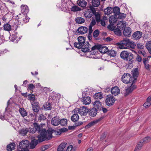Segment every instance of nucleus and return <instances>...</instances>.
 Wrapping results in <instances>:
<instances>
[{
	"label": "nucleus",
	"instance_id": "2eb2a0df",
	"mask_svg": "<svg viewBox=\"0 0 151 151\" xmlns=\"http://www.w3.org/2000/svg\"><path fill=\"white\" fill-rule=\"evenodd\" d=\"M60 120L59 117L55 116L52 118L51 123L53 126H57L59 124Z\"/></svg>",
	"mask_w": 151,
	"mask_h": 151
},
{
	"label": "nucleus",
	"instance_id": "7ed1b4c3",
	"mask_svg": "<svg viewBox=\"0 0 151 151\" xmlns=\"http://www.w3.org/2000/svg\"><path fill=\"white\" fill-rule=\"evenodd\" d=\"M120 57L124 60L129 61V64H132L134 61L132 60L133 58V55L131 52H128L127 51H123L120 53Z\"/></svg>",
	"mask_w": 151,
	"mask_h": 151
},
{
	"label": "nucleus",
	"instance_id": "09e8293b",
	"mask_svg": "<svg viewBox=\"0 0 151 151\" xmlns=\"http://www.w3.org/2000/svg\"><path fill=\"white\" fill-rule=\"evenodd\" d=\"M101 47V45H95L92 47H91V49L90 50L89 49V51L91 52L92 51L96 49H97L99 50V49ZM89 52V51H88Z\"/></svg>",
	"mask_w": 151,
	"mask_h": 151
},
{
	"label": "nucleus",
	"instance_id": "6e6d98bb",
	"mask_svg": "<svg viewBox=\"0 0 151 151\" xmlns=\"http://www.w3.org/2000/svg\"><path fill=\"white\" fill-rule=\"evenodd\" d=\"M28 130L29 132L32 134L35 133L36 132V131L34 127H33V128H31L30 127H29V128Z\"/></svg>",
	"mask_w": 151,
	"mask_h": 151
},
{
	"label": "nucleus",
	"instance_id": "6ab92c4d",
	"mask_svg": "<svg viewBox=\"0 0 151 151\" xmlns=\"http://www.w3.org/2000/svg\"><path fill=\"white\" fill-rule=\"evenodd\" d=\"M99 111L95 108H91L90 109L88 110V113L89 115L92 117L96 116V115L97 111Z\"/></svg>",
	"mask_w": 151,
	"mask_h": 151
},
{
	"label": "nucleus",
	"instance_id": "72a5a7b5",
	"mask_svg": "<svg viewBox=\"0 0 151 151\" xmlns=\"http://www.w3.org/2000/svg\"><path fill=\"white\" fill-rule=\"evenodd\" d=\"M92 6L97 7L100 4V0H92Z\"/></svg>",
	"mask_w": 151,
	"mask_h": 151
},
{
	"label": "nucleus",
	"instance_id": "13d9d810",
	"mask_svg": "<svg viewBox=\"0 0 151 151\" xmlns=\"http://www.w3.org/2000/svg\"><path fill=\"white\" fill-rule=\"evenodd\" d=\"M151 104V103L150 102L147 101L144 104L143 106L145 108H147L150 106Z\"/></svg>",
	"mask_w": 151,
	"mask_h": 151
},
{
	"label": "nucleus",
	"instance_id": "3c124183",
	"mask_svg": "<svg viewBox=\"0 0 151 151\" xmlns=\"http://www.w3.org/2000/svg\"><path fill=\"white\" fill-rule=\"evenodd\" d=\"M146 47L147 49L151 52V41H148L146 44Z\"/></svg>",
	"mask_w": 151,
	"mask_h": 151
},
{
	"label": "nucleus",
	"instance_id": "0eeeda50",
	"mask_svg": "<svg viewBox=\"0 0 151 151\" xmlns=\"http://www.w3.org/2000/svg\"><path fill=\"white\" fill-rule=\"evenodd\" d=\"M108 28L111 31H114L115 34L118 36H120L122 35V32L116 26H114L113 24H111L108 27Z\"/></svg>",
	"mask_w": 151,
	"mask_h": 151
},
{
	"label": "nucleus",
	"instance_id": "9b49d317",
	"mask_svg": "<svg viewBox=\"0 0 151 151\" xmlns=\"http://www.w3.org/2000/svg\"><path fill=\"white\" fill-rule=\"evenodd\" d=\"M19 19H20V21L21 22V24L22 23H26L29 21V17L27 16V14H19Z\"/></svg>",
	"mask_w": 151,
	"mask_h": 151
},
{
	"label": "nucleus",
	"instance_id": "c756f323",
	"mask_svg": "<svg viewBox=\"0 0 151 151\" xmlns=\"http://www.w3.org/2000/svg\"><path fill=\"white\" fill-rule=\"evenodd\" d=\"M79 116L77 114H74L71 117V121L74 122H77L79 119Z\"/></svg>",
	"mask_w": 151,
	"mask_h": 151
},
{
	"label": "nucleus",
	"instance_id": "cd10ccee",
	"mask_svg": "<svg viewBox=\"0 0 151 151\" xmlns=\"http://www.w3.org/2000/svg\"><path fill=\"white\" fill-rule=\"evenodd\" d=\"M99 50L101 53H105L107 52L108 53L109 50L107 47L103 46L101 45V47L99 49Z\"/></svg>",
	"mask_w": 151,
	"mask_h": 151
},
{
	"label": "nucleus",
	"instance_id": "4468645a",
	"mask_svg": "<svg viewBox=\"0 0 151 151\" xmlns=\"http://www.w3.org/2000/svg\"><path fill=\"white\" fill-rule=\"evenodd\" d=\"M32 105L33 111L37 113L40 109L39 103L37 102H34L32 103Z\"/></svg>",
	"mask_w": 151,
	"mask_h": 151
},
{
	"label": "nucleus",
	"instance_id": "a878e982",
	"mask_svg": "<svg viewBox=\"0 0 151 151\" xmlns=\"http://www.w3.org/2000/svg\"><path fill=\"white\" fill-rule=\"evenodd\" d=\"M43 107L44 109L46 110H50L52 108L51 104L49 102H46V103L43 105Z\"/></svg>",
	"mask_w": 151,
	"mask_h": 151
},
{
	"label": "nucleus",
	"instance_id": "69168bd1",
	"mask_svg": "<svg viewBox=\"0 0 151 151\" xmlns=\"http://www.w3.org/2000/svg\"><path fill=\"white\" fill-rule=\"evenodd\" d=\"M83 124V122H82L80 121L74 124V125H75V126L76 127H78L82 124Z\"/></svg>",
	"mask_w": 151,
	"mask_h": 151
},
{
	"label": "nucleus",
	"instance_id": "8fccbe9b",
	"mask_svg": "<svg viewBox=\"0 0 151 151\" xmlns=\"http://www.w3.org/2000/svg\"><path fill=\"white\" fill-rule=\"evenodd\" d=\"M137 79H134L132 81H131V84L130 87H131L133 89V90L134 89L136 88L137 87V86L135 84H133L134 83H135L137 81Z\"/></svg>",
	"mask_w": 151,
	"mask_h": 151
},
{
	"label": "nucleus",
	"instance_id": "774afa93",
	"mask_svg": "<svg viewBox=\"0 0 151 151\" xmlns=\"http://www.w3.org/2000/svg\"><path fill=\"white\" fill-rule=\"evenodd\" d=\"M136 60L138 62H141L142 61V58L140 56L138 55L136 58Z\"/></svg>",
	"mask_w": 151,
	"mask_h": 151
},
{
	"label": "nucleus",
	"instance_id": "a211bd4d",
	"mask_svg": "<svg viewBox=\"0 0 151 151\" xmlns=\"http://www.w3.org/2000/svg\"><path fill=\"white\" fill-rule=\"evenodd\" d=\"M77 31L80 34L83 35L87 32L88 28L85 27L81 26L78 28Z\"/></svg>",
	"mask_w": 151,
	"mask_h": 151
},
{
	"label": "nucleus",
	"instance_id": "bf43d9fd",
	"mask_svg": "<svg viewBox=\"0 0 151 151\" xmlns=\"http://www.w3.org/2000/svg\"><path fill=\"white\" fill-rule=\"evenodd\" d=\"M137 47L139 49H142L144 47L142 44L139 43L137 44Z\"/></svg>",
	"mask_w": 151,
	"mask_h": 151
},
{
	"label": "nucleus",
	"instance_id": "b1692460",
	"mask_svg": "<svg viewBox=\"0 0 151 151\" xmlns=\"http://www.w3.org/2000/svg\"><path fill=\"white\" fill-rule=\"evenodd\" d=\"M126 25L125 23L120 22L117 24L116 27L119 29L121 32V31L123 29L124 30V29L126 27Z\"/></svg>",
	"mask_w": 151,
	"mask_h": 151
},
{
	"label": "nucleus",
	"instance_id": "f704fd0d",
	"mask_svg": "<svg viewBox=\"0 0 151 151\" xmlns=\"http://www.w3.org/2000/svg\"><path fill=\"white\" fill-rule=\"evenodd\" d=\"M75 21L77 23L79 24H81L84 22L85 19L84 18L81 17H78L76 19Z\"/></svg>",
	"mask_w": 151,
	"mask_h": 151
},
{
	"label": "nucleus",
	"instance_id": "dca6fc26",
	"mask_svg": "<svg viewBox=\"0 0 151 151\" xmlns=\"http://www.w3.org/2000/svg\"><path fill=\"white\" fill-rule=\"evenodd\" d=\"M142 35V33L139 31L135 32L132 35V37L135 40H137L140 39Z\"/></svg>",
	"mask_w": 151,
	"mask_h": 151
},
{
	"label": "nucleus",
	"instance_id": "79ce46f5",
	"mask_svg": "<svg viewBox=\"0 0 151 151\" xmlns=\"http://www.w3.org/2000/svg\"><path fill=\"white\" fill-rule=\"evenodd\" d=\"M93 97L96 99H101L103 97L102 94L101 92H99L95 93Z\"/></svg>",
	"mask_w": 151,
	"mask_h": 151
},
{
	"label": "nucleus",
	"instance_id": "f8f14e48",
	"mask_svg": "<svg viewBox=\"0 0 151 151\" xmlns=\"http://www.w3.org/2000/svg\"><path fill=\"white\" fill-rule=\"evenodd\" d=\"M132 29L129 27H126L123 31V34L125 37H129L130 36Z\"/></svg>",
	"mask_w": 151,
	"mask_h": 151
},
{
	"label": "nucleus",
	"instance_id": "f3484780",
	"mask_svg": "<svg viewBox=\"0 0 151 151\" xmlns=\"http://www.w3.org/2000/svg\"><path fill=\"white\" fill-rule=\"evenodd\" d=\"M120 92V89L117 86H115L111 89V93L114 96H116L119 94Z\"/></svg>",
	"mask_w": 151,
	"mask_h": 151
},
{
	"label": "nucleus",
	"instance_id": "ea45409f",
	"mask_svg": "<svg viewBox=\"0 0 151 151\" xmlns=\"http://www.w3.org/2000/svg\"><path fill=\"white\" fill-rule=\"evenodd\" d=\"M133 91V89L132 88L129 86L126 90V91L124 94V96H127L131 93Z\"/></svg>",
	"mask_w": 151,
	"mask_h": 151
},
{
	"label": "nucleus",
	"instance_id": "5701e85b",
	"mask_svg": "<svg viewBox=\"0 0 151 151\" xmlns=\"http://www.w3.org/2000/svg\"><path fill=\"white\" fill-rule=\"evenodd\" d=\"M131 72L133 77L132 78H133V80L135 78L137 79V78L139 75L138 68H135L134 70H132Z\"/></svg>",
	"mask_w": 151,
	"mask_h": 151
},
{
	"label": "nucleus",
	"instance_id": "4d7b16f0",
	"mask_svg": "<svg viewBox=\"0 0 151 151\" xmlns=\"http://www.w3.org/2000/svg\"><path fill=\"white\" fill-rule=\"evenodd\" d=\"M118 15H119V18L122 19H124L126 17V14L124 13H120Z\"/></svg>",
	"mask_w": 151,
	"mask_h": 151
},
{
	"label": "nucleus",
	"instance_id": "052dcab7",
	"mask_svg": "<svg viewBox=\"0 0 151 151\" xmlns=\"http://www.w3.org/2000/svg\"><path fill=\"white\" fill-rule=\"evenodd\" d=\"M138 53L140 54H142L144 57H145L147 56L146 52L143 50H139L138 51Z\"/></svg>",
	"mask_w": 151,
	"mask_h": 151
},
{
	"label": "nucleus",
	"instance_id": "49530a36",
	"mask_svg": "<svg viewBox=\"0 0 151 151\" xmlns=\"http://www.w3.org/2000/svg\"><path fill=\"white\" fill-rule=\"evenodd\" d=\"M81 10V9L78 7L77 6H73L71 9L72 11L75 12L80 11Z\"/></svg>",
	"mask_w": 151,
	"mask_h": 151
},
{
	"label": "nucleus",
	"instance_id": "473e14b6",
	"mask_svg": "<svg viewBox=\"0 0 151 151\" xmlns=\"http://www.w3.org/2000/svg\"><path fill=\"white\" fill-rule=\"evenodd\" d=\"M113 8L111 7H108L104 10V12L106 14L109 15L113 12Z\"/></svg>",
	"mask_w": 151,
	"mask_h": 151
},
{
	"label": "nucleus",
	"instance_id": "9d476101",
	"mask_svg": "<svg viewBox=\"0 0 151 151\" xmlns=\"http://www.w3.org/2000/svg\"><path fill=\"white\" fill-rule=\"evenodd\" d=\"M104 119L103 117H101L98 119H97L95 120L90 122L88 123L87 125H86L85 127V129H88L91 127L93 126L95 124H97L101 120L103 119Z\"/></svg>",
	"mask_w": 151,
	"mask_h": 151
},
{
	"label": "nucleus",
	"instance_id": "423d86ee",
	"mask_svg": "<svg viewBox=\"0 0 151 151\" xmlns=\"http://www.w3.org/2000/svg\"><path fill=\"white\" fill-rule=\"evenodd\" d=\"M133 79L131 75L128 73H124L122 77V81L125 83H131Z\"/></svg>",
	"mask_w": 151,
	"mask_h": 151
},
{
	"label": "nucleus",
	"instance_id": "4be33fe9",
	"mask_svg": "<svg viewBox=\"0 0 151 151\" xmlns=\"http://www.w3.org/2000/svg\"><path fill=\"white\" fill-rule=\"evenodd\" d=\"M77 3L78 5L82 8H85L87 4V2L85 0H78Z\"/></svg>",
	"mask_w": 151,
	"mask_h": 151
},
{
	"label": "nucleus",
	"instance_id": "a18cd8bd",
	"mask_svg": "<svg viewBox=\"0 0 151 151\" xmlns=\"http://www.w3.org/2000/svg\"><path fill=\"white\" fill-rule=\"evenodd\" d=\"M28 132H29L27 128L23 129L19 131V134L24 136Z\"/></svg>",
	"mask_w": 151,
	"mask_h": 151
},
{
	"label": "nucleus",
	"instance_id": "ddd939ff",
	"mask_svg": "<svg viewBox=\"0 0 151 151\" xmlns=\"http://www.w3.org/2000/svg\"><path fill=\"white\" fill-rule=\"evenodd\" d=\"M29 145V142L27 140H23L19 142V148H27Z\"/></svg>",
	"mask_w": 151,
	"mask_h": 151
},
{
	"label": "nucleus",
	"instance_id": "39448f33",
	"mask_svg": "<svg viewBox=\"0 0 151 151\" xmlns=\"http://www.w3.org/2000/svg\"><path fill=\"white\" fill-rule=\"evenodd\" d=\"M106 98L105 103L107 106H111L114 104L115 98L111 95H107Z\"/></svg>",
	"mask_w": 151,
	"mask_h": 151
},
{
	"label": "nucleus",
	"instance_id": "412c9836",
	"mask_svg": "<svg viewBox=\"0 0 151 151\" xmlns=\"http://www.w3.org/2000/svg\"><path fill=\"white\" fill-rule=\"evenodd\" d=\"M93 104L94 108L96 109L99 111L101 110L102 105L101 104L100 101H96L93 103Z\"/></svg>",
	"mask_w": 151,
	"mask_h": 151
},
{
	"label": "nucleus",
	"instance_id": "0e129e2a",
	"mask_svg": "<svg viewBox=\"0 0 151 151\" xmlns=\"http://www.w3.org/2000/svg\"><path fill=\"white\" fill-rule=\"evenodd\" d=\"M67 130L66 128H63L61 129H59L60 134H61L62 132H65Z\"/></svg>",
	"mask_w": 151,
	"mask_h": 151
},
{
	"label": "nucleus",
	"instance_id": "393cba45",
	"mask_svg": "<svg viewBox=\"0 0 151 151\" xmlns=\"http://www.w3.org/2000/svg\"><path fill=\"white\" fill-rule=\"evenodd\" d=\"M15 147V144L14 143H12L7 146V150L8 151H12L13 150Z\"/></svg>",
	"mask_w": 151,
	"mask_h": 151
},
{
	"label": "nucleus",
	"instance_id": "f257e3e1",
	"mask_svg": "<svg viewBox=\"0 0 151 151\" xmlns=\"http://www.w3.org/2000/svg\"><path fill=\"white\" fill-rule=\"evenodd\" d=\"M34 128L36 131H38L40 133L37 136L38 141L40 142H42L46 140H49L52 139L53 136L52 134L54 132L56 133V130L53 129L51 128H49L46 130L44 129L40 125H39L37 123L33 124Z\"/></svg>",
	"mask_w": 151,
	"mask_h": 151
},
{
	"label": "nucleus",
	"instance_id": "58836bf2",
	"mask_svg": "<svg viewBox=\"0 0 151 151\" xmlns=\"http://www.w3.org/2000/svg\"><path fill=\"white\" fill-rule=\"evenodd\" d=\"M19 113L22 117L25 116L27 115V113L23 108H22L19 109Z\"/></svg>",
	"mask_w": 151,
	"mask_h": 151
},
{
	"label": "nucleus",
	"instance_id": "5fc2aeb1",
	"mask_svg": "<svg viewBox=\"0 0 151 151\" xmlns=\"http://www.w3.org/2000/svg\"><path fill=\"white\" fill-rule=\"evenodd\" d=\"M94 7L91 6H89L90 10H91V12L92 15H94L97 13L98 12H96L95 9L93 7Z\"/></svg>",
	"mask_w": 151,
	"mask_h": 151
},
{
	"label": "nucleus",
	"instance_id": "c85d7f7f",
	"mask_svg": "<svg viewBox=\"0 0 151 151\" xmlns=\"http://www.w3.org/2000/svg\"><path fill=\"white\" fill-rule=\"evenodd\" d=\"M86 37L83 36H79L78 38V42L81 44H82L83 46H85L84 44L85 42Z\"/></svg>",
	"mask_w": 151,
	"mask_h": 151
},
{
	"label": "nucleus",
	"instance_id": "2f4dec72",
	"mask_svg": "<svg viewBox=\"0 0 151 151\" xmlns=\"http://www.w3.org/2000/svg\"><path fill=\"white\" fill-rule=\"evenodd\" d=\"M84 15L86 18H90L92 17L93 15L90 9H88L85 12Z\"/></svg>",
	"mask_w": 151,
	"mask_h": 151
},
{
	"label": "nucleus",
	"instance_id": "f03ea898",
	"mask_svg": "<svg viewBox=\"0 0 151 151\" xmlns=\"http://www.w3.org/2000/svg\"><path fill=\"white\" fill-rule=\"evenodd\" d=\"M117 46H119L120 49H126L131 48L134 49L136 45L135 43L131 41L128 38H124L119 42L116 44Z\"/></svg>",
	"mask_w": 151,
	"mask_h": 151
},
{
	"label": "nucleus",
	"instance_id": "c9c22d12",
	"mask_svg": "<svg viewBox=\"0 0 151 151\" xmlns=\"http://www.w3.org/2000/svg\"><path fill=\"white\" fill-rule=\"evenodd\" d=\"M68 120L65 118H63L60 120L59 124L61 126H65L67 125Z\"/></svg>",
	"mask_w": 151,
	"mask_h": 151
},
{
	"label": "nucleus",
	"instance_id": "a19ab883",
	"mask_svg": "<svg viewBox=\"0 0 151 151\" xmlns=\"http://www.w3.org/2000/svg\"><path fill=\"white\" fill-rule=\"evenodd\" d=\"M96 22L99 23L101 21V14L99 12H98L94 15Z\"/></svg>",
	"mask_w": 151,
	"mask_h": 151
},
{
	"label": "nucleus",
	"instance_id": "de8ad7c7",
	"mask_svg": "<svg viewBox=\"0 0 151 151\" xmlns=\"http://www.w3.org/2000/svg\"><path fill=\"white\" fill-rule=\"evenodd\" d=\"M144 144V143H143L142 142L141 140L139 144L137 145L136 148L135 149L134 151H136L137 149L138 150H140L141 147Z\"/></svg>",
	"mask_w": 151,
	"mask_h": 151
},
{
	"label": "nucleus",
	"instance_id": "864d4df0",
	"mask_svg": "<svg viewBox=\"0 0 151 151\" xmlns=\"http://www.w3.org/2000/svg\"><path fill=\"white\" fill-rule=\"evenodd\" d=\"M28 98L29 99L30 101H34L35 100V96L33 94L31 93L29 94L28 95Z\"/></svg>",
	"mask_w": 151,
	"mask_h": 151
},
{
	"label": "nucleus",
	"instance_id": "680f3d73",
	"mask_svg": "<svg viewBox=\"0 0 151 151\" xmlns=\"http://www.w3.org/2000/svg\"><path fill=\"white\" fill-rule=\"evenodd\" d=\"M46 119V117L43 114H41L40 115L39 118V120H45Z\"/></svg>",
	"mask_w": 151,
	"mask_h": 151
},
{
	"label": "nucleus",
	"instance_id": "e433bc0d",
	"mask_svg": "<svg viewBox=\"0 0 151 151\" xmlns=\"http://www.w3.org/2000/svg\"><path fill=\"white\" fill-rule=\"evenodd\" d=\"M66 144L65 143H61L58 147L57 151H63L66 147Z\"/></svg>",
	"mask_w": 151,
	"mask_h": 151
},
{
	"label": "nucleus",
	"instance_id": "c03bdc74",
	"mask_svg": "<svg viewBox=\"0 0 151 151\" xmlns=\"http://www.w3.org/2000/svg\"><path fill=\"white\" fill-rule=\"evenodd\" d=\"M108 53L109 55L113 57H114L116 56V52L113 50H109L108 51Z\"/></svg>",
	"mask_w": 151,
	"mask_h": 151
},
{
	"label": "nucleus",
	"instance_id": "6e6552de",
	"mask_svg": "<svg viewBox=\"0 0 151 151\" xmlns=\"http://www.w3.org/2000/svg\"><path fill=\"white\" fill-rule=\"evenodd\" d=\"M82 96V101L83 103L86 105L89 104L91 101L90 97L87 96L86 94H83Z\"/></svg>",
	"mask_w": 151,
	"mask_h": 151
},
{
	"label": "nucleus",
	"instance_id": "bb28decb",
	"mask_svg": "<svg viewBox=\"0 0 151 151\" xmlns=\"http://www.w3.org/2000/svg\"><path fill=\"white\" fill-rule=\"evenodd\" d=\"M38 141V139L37 140L35 139H34L32 140L30 144V148L31 149L34 148L36 146L37 144Z\"/></svg>",
	"mask_w": 151,
	"mask_h": 151
},
{
	"label": "nucleus",
	"instance_id": "aec40b11",
	"mask_svg": "<svg viewBox=\"0 0 151 151\" xmlns=\"http://www.w3.org/2000/svg\"><path fill=\"white\" fill-rule=\"evenodd\" d=\"M21 14H27L29 12V9L28 7L25 5H22L21 6Z\"/></svg>",
	"mask_w": 151,
	"mask_h": 151
},
{
	"label": "nucleus",
	"instance_id": "e2e57ef3",
	"mask_svg": "<svg viewBox=\"0 0 151 151\" xmlns=\"http://www.w3.org/2000/svg\"><path fill=\"white\" fill-rule=\"evenodd\" d=\"M28 88L30 90H32L34 89L35 86L33 84L31 83L29 85Z\"/></svg>",
	"mask_w": 151,
	"mask_h": 151
},
{
	"label": "nucleus",
	"instance_id": "37998d69",
	"mask_svg": "<svg viewBox=\"0 0 151 151\" xmlns=\"http://www.w3.org/2000/svg\"><path fill=\"white\" fill-rule=\"evenodd\" d=\"M151 139V138L150 137H147L144 138L142 140H141L143 143L144 144L149 142Z\"/></svg>",
	"mask_w": 151,
	"mask_h": 151
},
{
	"label": "nucleus",
	"instance_id": "4c0bfd02",
	"mask_svg": "<svg viewBox=\"0 0 151 151\" xmlns=\"http://www.w3.org/2000/svg\"><path fill=\"white\" fill-rule=\"evenodd\" d=\"M3 28L4 30L5 31H9L11 30V26L7 23L4 25Z\"/></svg>",
	"mask_w": 151,
	"mask_h": 151
},
{
	"label": "nucleus",
	"instance_id": "7c9ffc66",
	"mask_svg": "<svg viewBox=\"0 0 151 151\" xmlns=\"http://www.w3.org/2000/svg\"><path fill=\"white\" fill-rule=\"evenodd\" d=\"M113 12L115 16H116L120 14V8L117 6H115L113 9Z\"/></svg>",
	"mask_w": 151,
	"mask_h": 151
},
{
	"label": "nucleus",
	"instance_id": "603ef678",
	"mask_svg": "<svg viewBox=\"0 0 151 151\" xmlns=\"http://www.w3.org/2000/svg\"><path fill=\"white\" fill-rule=\"evenodd\" d=\"M99 29H96L93 32V36L94 38L98 37L99 34Z\"/></svg>",
	"mask_w": 151,
	"mask_h": 151
},
{
	"label": "nucleus",
	"instance_id": "338daca9",
	"mask_svg": "<svg viewBox=\"0 0 151 151\" xmlns=\"http://www.w3.org/2000/svg\"><path fill=\"white\" fill-rule=\"evenodd\" d=\"M96 22H96V20L95 21L94 19H92L90 25L92 26H93L96 24Z\"/></svg>",
	"mask_w": 151,
	"mask_h": 151
},
{
	"label": "nucleus",
	"instance_id": "1a4fd4ad",
	"mask_svg": "<svg viewBox=\"0 0 151 151\" xmlns=\"http://www.w3.org/2000/svg\"><path fill=\"white\" fill-rule=\"evenodd\" d=\"M78 113L81 115L85 116L88 112V109L87 107L83 106L78 109Z\"/></svg>",
	"mask_w": 151,
	"mask_h": 151
},
{
	"label": "nucleus",
	"instance_id": "20e7f679",
	"mask_svg": "<svg viewBox=\"0 0 151 151\" xmlns=\"http://www.w3.org/2000/svg\"><path fill=\"white\" fill-rule=\"evenodd\" d=\"M74 46L75 47L78 49H82V51L86 52H88L89 51V48H90L91 47V45L89 44L88 42H87L85 43V46H83L79 42L78 43L77 42H75L74 44Z\"/></svg>",
	"mask_w": 151,
	"mask_h": 151
}]
</instances>
